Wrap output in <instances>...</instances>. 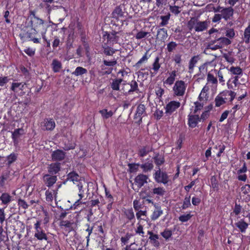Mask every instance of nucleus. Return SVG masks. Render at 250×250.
Returning a JSON list of instances; mask_svg holds the SVG:
<instances>
[{
    "label": "nucleus",
    "mask_w": 250,
    "mask_h": 250,
    "mask_svg": "<svg viewBox=\"0 0 250 250\" xmlns=\"http://www.w3.org/2000/svg\"><path fill=\"white\" fill-rule=\"evenodd\" d=\"M199 16L192 17L188 21L187 26L190 31L194 30L196 32H201L208 29L210 25V21L206 20L200 21Z\"/></svg>",
    "instance_id": "f257e3e1"
},
{
    "label": "nucleus",
    "mask_w": 250,
    "mask_h": 250,
    "mask_svg": "<svg viewBox=\"0 0 250 250\" xmlns=\"http://www.w3.org/2000/svg\"><path fill=\"white\" fill-rule=\"evenodd\" d=\"M236 94L231 90H225L220 92L215 98L214 103L216 107H220L232 101Z\"/></svg>",
    "instance_id": "f03ea898"
},
{
    "label": "nucleus",
    "mask_w": 250,
    "mask_h": 250,
    "mask_svg": "<svg viewBox=\"0 0 250 250\" xmlns=\"http://www.w3.org/2000/svg\"><path fill=\"white\" fill-rule=\"evenodd\" d=\"M31 23L32 29L34 30L35 34L40 31L46 29L43 20L36 16L35 15H34L33 18H32Z\"/></svg>",
    "instance_id": "7ed1b4c3"
},
{
    "label": "nucleus",
    "mask_w": 250,
    "mask_h": 250,
    "mask_svg": "<svg viewBox=\"0 0 250 250\" xmlns=\"http://www.w3.org/2000/svg\"><path fill=\"white\" fill-rule=\"evenodd\" d=\"M153 178L155 181L157 183H162L164 185L167 184L169 181V176L166 171H161L159 168L153 174Z\"/></svg>",
    "instance_id": "20e7f679"
},
{
    "label": "nucleus",
    "mask_w": 250,
    "mask_h": 250,
    "mask_svg": "<svg viewBox=\"0 0 250 250\" xmlns=\"http://www.w3.org/2000/svg\"><path fill=\"white\" fill-rule=\"evenodd\" d=\"M187 88V84L182 80L177 81L173 87L174 95L178 97L184 95Z\"/></svg>",
    "instance_id": "39448f33"
},
{
    "label": "nucleus",
    "mask_w": 250,
    "mask_h": 250,
    "mask_svg": "<svg viewBox=\"0 0 250 250\" xmlns=\"http://www.w3.org/2000/svg\"><path fill=\"white\" fill-rule=\"evenodd\" d=\"M35 229L34 237L39 240H47V236L44 230L41 227V221H37L34 224Z\"/></svg>",
    "instance_id": "423d86ee"
},
{
    "label": "nucleus",
    "mask_w": 250,
    "mask_h": 250,
    "mask_svg": "<svg viewBox=\"0 0 250 250\" xmlns=\"http://www.w3.org/2000/svg\"><path fill=\"white\" fill-rule=\"evenodd\" d=\"M194 112L192 114H189L188 116V125L191 128L195 127L198 123L201 121L200 115L197 114L198 110H194Z\"/></svg>",
    "instance_id": "0eeeda50"
},
{
    "label": "nucleus",
    "mask_w": 250,
    "mask_h": 250,
    "mask_svg": "<svg viewBox=\"0 0 250 250\" xmlns=\"http://www.w3.org/2000/svg\"><path fill=\"white\" fill-rule=\"evenodd\" d=\"M117 62L116 60L115 59L111 61L104 60L103 64L101 66L102 69L104 71V73L108 74H110L113 70L111 67L115 65Z\"/></svg>",
    "instance_id": "6e6552de"
},
{
    "label": "nucleus",
    "mask_w": 250,
    "mask_h": 250,
    "mask_svg": "<svg viewBox=\"0 0 250 250\" xmlns=\"http://www.w3.org/2000/svg\"><path fill=\"white\" fill-rule=\"evenodd\" d=\"M42 180L45 185L50 188L56 183L57 177L56 175L45 174L43 175Z\"/></svg>",
    "instance_id": "1a4fd4ad"
},
{
    "label": "nucleus",
    "mask_w": 250,
    "mask_h": 250,
    "mask_svg": "<svg viewBox=\"0 0 250 250\" xmlns=\"http://www.w3.org/2000/svg\"><path fill=\"white\" fill-rule=\"evenodd\" d=\"M153 148L151 144H148L141 146L138 150V155L140 158H143L149 153L153 151Z\"/></svg>",
    "instance_id": "9d476101"
},
{
    "label": "nucleus",
    "mask_w": 250,
    "mask_h": 250,
    "mask_svg": "<svg viewBox=\"0 0 250 250\" xmlns=\"http://www.w3.org/2000/svg\"><path fill=\"white\" fill-rule=\"evenodd\" d=\"M51 156L53 161H62L65 159L66 153L62 150L58 149L52 151Z\"/></svg>",
    "instance_id": "9b49d317"
},
{
    "label": "nucleus",
    "mask_w": 250,
    "mask_h": 250,
    "mask_svg": "<svg viewBox=\"0 0 250 250\" xmlns=\"http://www.w3.org/2000/svg\"><path fill=\"white\" fill-rule=\"evenodd\" d=\"M147 176L143 174H139L135 178L134 183L137 186L138 190L147 183Z\"/></svg>",
    "instance_id": "f8f14e48"
},
{
    "label": "nucleus",
    "mask_w": 250,
    "mask_h": 250,
    "mask_svg": "<svg viewBox=\"0 0 250 250\" xmlns=\"http://www.w3.org/2000/svg\"><path fill=\"white\" fill-rule=\"evenodd\" d=\"M42 129L43 130H53L55 127V123L52 118H45L42 123Z\"/></svg>",
    "instance_id": "ddd939ff"
},
{
    "label": "nucleus",
    "mask_w": 250,
    "mask_h": 250,
    "mask_svg": "<svg viewBox=\"0 0 250 250\" xmlns=\"http://www.w3.org/2000/svg\"><path fill=\"white\" fill-rule=\"evenodd\" d=\"M61 169V164L60 163L56 162L50 164L47 167V170L49 174L55 175L58 173Z\"/></svg>",
    "instance_id": "4468645a"
},
{
    "label": "nucleus",
    "mask_w": 250,
    "mask_h": 250,
    "mask_svg": "<svg viewBox=\"0 0 250 250\" xmlns=\"http://www.w3.org/2000/svg\"><path fill=\"white\" fill-rule=\"evenodd\" d=\"M154 162L156 166V168L158 169L160 168L161 166L163 165L165 162V159L164 155L162 154H160L159 152H154V156L152 157Z\"/></svg>",
    "instance_id": "2eb2a0df"
},
{
    "label": "nucleus",
    "mask_w": 250,
    "mask_h": 250,
    "mask_svg": "<svg viewBox=\"0 0 250 250\" xmlns=\"http://www.w3.org/2000/svg\"><path fill=\"white\" fill-rule=\"evenodd\" d=\"M233 14L234 10L232 8L231 6L229 7L222 8L221 11L222 19H224L225 21L230 19V18L233 16Z\"/></svg>",
    "instance_id": "dca6fc26"
},
{
    "label": "nucleus",
    "mask_w": 250,
    "mask_h": 250,
    "mask_svg": "<svg viewBox=\"0 0 250 250\" xmlns=\"http://www.w3.org/2000/svg\"><path fill=\"white\" fill-rule=\"evenodd\" d=\"M154 207L155 208L150 216L152 221L156 220L163 214V211L159 205L155 203Z\"/></svg>",
    "instance_id": "f3484780"
},
{
    "label": "nucleus",
    "mask_w": 250,
    "mask_h": 250,
    "mask_svg": "<svg viewBox=\"0 0 250 250\" xmlns=\"http://www.w3.org/2000/svg\"><path fill=\"white\" fill-rule=\"evenodd\" d=\"M24 134V129L22 128L15 129L12 132L11 138L14 146H17L19 143V139L21 135Z\"/></svg>",
    "instance_id": "a211bd4d"
},
{
    "label": "nucleus",
    "mask_w": 250,
    "mask_h": 250,
    "mask_svg": "<svg viewBox=\"0 0 250 250\" xmlns=\"http://www.w3.org/2000/svg\"><path fill=\"white\" fill-rule=\"evenodd\" d=\"M215 43L217 44V46L219 49L223 48L231 43L230 40L227 37H219L214 39Z\"/></svg>",
    "instance_id": "6ab92c4d"
},
{
    "label": "nucleus",
    "mask_w": 250,
    "mask_h": 250,
    "mask_svg": "<svg viewBox=\"0 0 250 250\" xmlns=\"http://www.w3.org/2000/svg\"><path fill=\"white\" fill-rule=\"evenodd\" d=\"M229 71L231 75H235L233 82L234 83L238 81L239 76L242 75L243 74L242 69L238 66H231Z\"/></svg>",
    "instance_id": "aec40b11"
},
{
    "label": "nucleus",
    "mask_w": 250,
    "mask_h": 250,
    "mask_svg": "<svg viewBox=\"0 0 250 250\" xmlns=\"http://www.w3.org/2000/svg\"><path fill=\"white\" fill-rule=\"evenodd\" d=\"M0 200L1 202V205L5 206L4 208H6L7 206L12 201V196L8 192H3L0 196Z\"/></svg>",
    "instance_id": "412c9836"
},
{
    "label": "nucleus",
    "mask_w": 250,
    "mask_h": 250,
    "mask_svg": "<svg viewBox=\"0 0 250 250\" xmlns=\"http://www.w3.org/2000/svg\"><path fill=\"white\" fill-rule=\"evenodd\" d=\"M42 2L40 4V5L42 7H44L46 10L48 15H50L52 9H54L55 8L58 7L57 6L54 5H51L54 0H41Z\"/></svg>",
    "instance_id": "4be33fe9"
},
{
    "label": "nucleus",
    "mask_w": 250,
    "mask_h": 250,
    "mask_svg": "<svg viewBox=\"0 0 250 250\" xmlns=\"http://www.w3.org/2000/svg\"><path fill=\"white\" fill-rule=\"evenodd\" d=\"M123 8V6L121 5L117 6L112 13V17L118 20L124 18L125 13Z\"/></svg>",
    "instance_id": "5701e85b"
},
{
    "label": "nucleus",
    "mask_w": 250,
    "mask_h": 250,
    "mask_svg": "<svg viewBox=\"0 0 250 250\" xmlns=\"http://www.w3.org/2000/svg\"><path fill=\"white\" fill-rule=\"evenodd\" d=\"M235 226L241 233H245L249 227V224L244 219H241L235 223Z\"/></svg>",
    "instance_id": "b1692460"
},
{
    "label": "nucleus",
    "mask_w": 250,
    "mask_h": 250,
    "mask_svg": "<svg viewBox=\"0 0 250 250\" xmlns=\"http://www.w3.org/2000/svg\"><path fill=\"white\" fill-rule=\"evenodd\" d=\"M74 223L68 220H62L60 222V226L61 228H64L65 230L69 233L73 230Z\"/></svg>",
    "instance_id": "393cba45"
},
{
    "label": "nucleus",
    "mask_w": 250,
    "mask_h": 250,
    "mask_svg": "<svg viewBox=\"0 0 250 250\" xmlns=\"http://www.w3.org/2000/svg\"><path fill=\"white\" fill-rule=\"evenodd\" d=\"M9 241V238L6 231H4L2 226L0 227V247L3 245H6V242Z\"/></svg>",
    "instance_id": "a878e982"
},
{
    "label": "nucleus",
    "mask_w": 250,
    "mask_h": 250,
    "mask_svg": "<svg viewBox=\"0 0 250 250\" xmlns=\"http://www.w3.org/2000/svg\"><path fill=\"white\" fill-rule=\"evenodd\" d=\"M80 179L79 175L74 171L69 172L67 175V180L72 182L74 184L80 182Z\"/></svg>",
    "instance_id": "bb28decb"
},
{
    "label": "nucleus",
    "mask_w": 250,
    "mask_h": 250,
    "mask_svg": "<svg viewBox=\"0 0 250 250\" xmlns=\"http://www.w3.org/2000/svg\"><path fill=\"white\" fill-rule=\"evenodd\" d=\"M85 189L79 190L78 196L79 198L73 204L75 209H77L80 205L84 204L85 202H83L82 199L84 197V191Z\"/></svg>",
    "instance_id": "cd10ccee"
},
{
    "label": "nucleus",
    "mask_w": 250,
    "mask_h": 250,
    "mask_svg": "<svg viewBox=\"0 0 250 250\" xmlns=\"http://www.w3.org/2000/svg\"><path fill=\"white\" fill-rule=\"evenodd\" d=\"M10 171L2 172L0 176V187L3 188L10 178Z\"/></svg>",
    "instance_id": "c85d7f7f"
},
{
    "label": "nucleus",
    "mask_w": 250,
    "mask_h": 250,
    "mask_svg": "<svg viewBox=\"0 0 250 250\" xmlns=\"http://www.w3.org/2000/svg\"><path fill=\"white\" fill-rule=\"evenodd\" d=\"M124 214L128 221L132 222L133 223L135 222V215L132 208L125 209Z\"/></svg>",
    "instance_id": "c756f323"
},
{
    "label": "nucleus",
    "mask_w": 250,
    "mask_h": 250,
    "mask_svg": "<svg viewBox=\"0 0 250 250\" xmlns=\"http://www.w3.org/2000/svg\"><path fill=\"white\" fill-rule=\"evenodd\" d=\"M217 45V44L215 43V41L214 40H211L207 45V46L204 51V53L208 54V51L209 49L214 51L219 49Z\"/></svg>",
    "instance_id": "7c9ffc66"
},
{
    "label": "nucleus",
    "mask_w": 250,
    "mask_h": 250,
    "mask_svg": "<svg viewBox=\"0 0 250 250\" xmlns=\"http://www.w3.org/2000/svg\"><path fill=\"white\" fill-rule=\"evenodd\" d=\"M57 192L53 189H47L46 190L45 195V199L48 202H52L54 197H55Z\"/></svg>",
    "instance_id": "2f4dec72"
},
{
    "label": "nucleus",
    "mask_w": 250,
    "mask_h": 250,
    "mask_svg": "<svg viewBox=\"0 0 250 250\" xmlns=\"http://www.w3.org/2000/svg\"><path fill=\"white\" fill-rule=\"evenodd\" d=\"M125 82L126 81H123L122 78L114 79L111 83V87L114 90H119L120 85L122 83H123V84H125Z\"/></svg>",
    "instance_id": "473e14b6"
},
{
    "label": "nucleus",
    "mask_w": 250,
    "mask_h": 250,
    "mask_svg": "<svg viewBox=\"0 0 250 250\" xmlns=\"http://www.w3.org/2000/svg\"><path fill=\"white\" fill-rule=\"evenodd\" d=\"M18 157V153L12 152L10 154L8 155L6 157V165L8 167L10 166L12 164L14 163L17 160Z\"/></svg>",
    "instance_id": "72a5a7b5"
},
{
    "label": "nucleus",
    "mask_w": 250,
    "mask_h": 250,
    "mask_svg": "<svg viewBox=\"0 0 250 250\" xmlns=\"http://www.w3.org/2000/svg\"><path fill=\"white\" fill-rule=\"evenodd\" d=\"M157 39L164 42L167 37V30L165 28H160L157 31Z\"/></svg>",
    "instance_id": "f704fd0d"
},
{
    "label": "nucleus",
    "mask_w": 250,
    "mask_h": 250,
    "mask_svg": "<svg viewBox=\"0 0 250 250\" xmlns=\"http://www.w3.org/2000/svg\"><path fill=\"white\" fill-rule=\"evenodd\" d=\"M176 77V71L175 70H173L171 71L169 73V76L168 77V78L166 80V81L164 82V84H166L169 85H172L175 80Z\"/></svg>",
    "instance_id": "c9c22d12"
},
{
    "label": "nucleus",
    "mask_w": 250,
    "mask_h": 250,
    "mask_svg": "<svg viewBox=\"0 0 250 250\" xmlns=\"http://www.w3.org/2000/svg\"><path fill=\"white\" fill-rule=\"evenodd\" d=\"M181 106V103L176 101H171L166 106V109H176Z\"/></svg>",
    "instance_id": "e433bc0d"
},
{
    "label": "nucleus",
    "mask_w": 250,
    "mask_h": 250,
    "mask_svg": "<svg viewBox=\"0 0 250 250\" xmlns=\"http://www.w3.org/2000/svg\"><path fill=\"white\" fill-rule=\"evenodd\" d=\"M140 167L142 169L143 172L146 173L150 171L153 169L154 166L152 162H147L140 165Z\"/></svg>",
    "instance_id": "4c0bfd02"
},
{
    "label": "nucleus",
    "mask_w": 250,
    "mask_h": 250,
    "mask_svg": "<svg viewBox=\"0 0 250 250\" xmlns=\"http://www.w3.org/2000/svg\"><path fill=\"white\" fill-rule=\"evenodd\" d=\"M87 72V70L86 69L81 66H78L76 67L75 71L72 73V75L75 76H79L86 74Z\"/></svg>",
    "instance_id": "58836bf2"
},
{
    "label": "nucleus",
    "mask_w": 250,
    "mask_h": 250,
    "mask_svg": "<svg viewBox=\"0 0 250 250\" xmlns=\"http://www.w3.org/2000/svg\"><path fill=\"white\" fill-rule=\"evenodd\" d=\"M53 70L54 72H58L62 68L61 62L57 60H53L52 63Z\"/></svg>",
    "instance_id": "ea45409f"
},
{
    "label": "nucleus",
    "mask_w": 250,
    "mask_h": 250,
    "mask_svg": "<svg viewBox=\"0 0 250 250\" xmlns=\"http://www.w3.org/2000/svg\"><path fill=\"white\" fill-rule=\"evenodd\" d=\"M199 56L198 55L194 56L191 58L189 61L188 66V68L190 70L192 71L193 70V68L195 67V64L199 60Z\"/></svg>",
    "instance_id": "a19ab883"
},
{
    "label": "nucleus",
    "mask_w": 250,
    "mask_h": 250,
    "mask_svg": "<svg viewBox=\"0 0 250 250\" xmlns=\"http://www.w3.org/2000/svg\"><path fill=\"white\" fill-rule=\"evenodd\" d=\"M145 111L146 110H136L134 116V119L135 120L136 123L140 124L142 122V116Z\"/></svg>",
    "instance_id": "79ce46f5"
},
{
    "label": "nucleus",
    "mask_w": 250,
    "mask_h": 250,
    "mask_svg": "<svg viewBox=\"0 0 250 250\" xmlns=\"http://www.w3.org/2000/svg\"><path fill=\"white\" fill-rule=\"evenodd\" d=\"M212 62H207L201 65L199 68L200 73L204 75L206 74L208 72V66Z\"/></svg>",
    "instance_id": "37998d69"
},
{
    "label": "nucleus",
    "mask_w": 250,
    "mask_h": 250,
    "mask_svg": "<svg viewBox=\"0 0 250 250\" xmlns=\"http://www.w3.org/2000/svg\"><path fill=\"white\" fill-rule=\"evenodd\" d=\"M166 190L163 187L155 188L152 189L153 194L157 195L160 196L164 195Z\"/></svg>",
    "instance_id": "c03bdc74"
},
{
    "label": "nucleus",
    "mask_w": 250,
    "mask_h": 250,
    "mask_svg": "<svg viewBox=\"0 0 250 250\" xmlns=\"http://www.w3.org/2000/svg\"><path fill=\"white\" fill-rule=\"evenodd\" d=\"M139 166L140 165L138 163H129L128 164V171L130 173H135L138 170Z\"/></svg>",
    "instance_id": "a18cd8bd"
},
{
    "label": "nucleus",
    "mask_w": 250,
    "mask_h": 250,
    "mask_svg": "<svg viewBox=\"0 0 250 250\" xmlns=\"http://www.w3.org/2000/svg\"><path fill=\"white\" fill-rule=\"evenodd\" d=\"M24 84L22 83H13L11 85V90L14 92H17V89L21 90L23 89Z\"/></svg>",
    "instance_id": "49530a36"
},
{
    "label": "nucleus",
    "mask_w": 250,
    "mask_h": 250,
    "mask_svg": "<svg viewBox=\"0 0 250 250\" xmlns=\"http://www.w3.org/2000/svg\"><path fill=\"white\" fill-rule=\"evenodd\" d=\"M191 206L190 203V196H186L183 201V205L181 207L182 209H186Z\"/></svg>",
    "instance_id": "de8ad7c7"
},
{
    "label": "nucleus",
    "mask_w": 250,
    "mask_h": 250,
    "mask_svg": "<svg viewBox=\"0 0 250 250\" xmlns=\"http://www.w3.org/2000/svg\"><path fill=\"white\" fill-rule=\"evenodd\" d=\"M250 39V24L245 29L244 34V41L248 43Z\"/></svg>",
    "instance_id": "09e8293b"
},
{
    "label": "nucleus",
    "mask_w": 250,
    "mask_h": 250,
    "mask_svg": "<svg viewBox=\"0 0 250 250\" xmlns=\"http://www.w3.org/2000/svg\"><path fill=\"white\" fill-rule=\"evenodd\" d=\"M225 30V35L228 39L230 40L234 38L235 33L233 28H226Z\"/></svg>",
    "instance_id": "8fccbe9b"
},
{
    "label": "nucleus",
    "mask_w": 250,
    "mask_h": 250,
    "mask_svg": "<svg viewBox=\"0 0 250 250\" xmlns=\"http://www.w3.org/2000/svg\"><path fill=\"white\" fill-rule=\"evenodd\" d=\"M150 56V55H148V51H146L142 58L136 63L135 65L137 67L140 66L143 63L146 62Z\"/></svg>",
    "instance_id": "3c124183"
},
{
    "label": "nucleus",
    "mask_w": 250,
    "mask_h": 250,
    "mask_svg": "<svg viewBox=\"0 0 250 250\" xmlns=\"http://www.w3.org/2000/svg\"><path fill=\"white\" fill-rule=\"evenodd\" d=\"M161 235L166 240H168L172 235V231L170 229H166L163 232H161Z\"/></svg>",
    "instance_id": "603ef678"
},
{
    "label": "nucleus",
    "mask_w": 250,
    "mask_h": 250,
    "mask_svg": "<svg viewBox=\"0 0 250 250\" xmlns=\"http://www.w3.org/2000/svg\"><path fill=\"white\" fill-rule=\"evenodd\" d=\"M169 10L173 14L178 15L182 11L181 7L176 5H169Z\"/></svg>",
    "instance_id": "864d4df0"
},
{
    "label": "nucleus",
    "mask_w": 250,
    "mask_h": 250,
    "mask_svg": "<svg viewBox=\"0 0 250 250\" xmlns=\"http://www.w3.org/2000/svg\"><path fill=\"white\" fill-rule=\"evenodd\" d=\"M160 59L158 57H157L154 60V62L152 64V69L155 73H157L161 67V64L159 63Z\"/></svg>",
    "instance_id": "5fc2aeb1"
},
{
    "label": "nucleus",
    "mask_w": 250,
    "mask_h": 250,
    "mask_svg": "<svg viewBox=\"0 0 250 250\" xmlns=\"http://www.w3.org/2000/svg\"><path fill=\"white\" fill-rule=\"evenodd\" d=\"M207 101L204 100H200L198 99V100L194 103L195 106V109H201L203 108L204 105L206 104Z\"/></svg>",
    "instance_id": "6e6d98bb"
},
{
    "label": "nucleus",
    "mask_w": 250,
    "mask_h": 250,
    "mask_svg": "<svg viewBox=\"0 0 250 250\" xmlns=\"http://www.w3.org/2000/svg\"><path fill=\"white\" fill-rule=\"evenodd\" d=\"M211 187L213 189H218L219 188L218 182L215 176H212L210 178Z\"/></svg>",
    "instance_id": "4d7b16f0"
},
{
    "label": "nucleus",
    "mask_w": 250,
    "mask_h": 250,
    "mask_svg": "<svg viewBox=\"0 0 250 250\" xmlns=\"http://www.w3.org/2000/svg\"><path fill=\"white\" fill-rule=\"evenodd\" d=\"M242 208V206L240 204H238L236 203L234 205L233 212L230 213V215H232L233 213L235 215H239L241 212Z\"/></svg>",
    "instance_id": "13d9d810"
},
{
    "label": "nucleus",
    "mask_w": 250,
    "mask_h": 250,
    "mask_svg": "<svg viewBox=\"0 0 250 250\" xmlns=\"http://www.w3.org/2000/svg\"><path fill=\"white\" fill-rule=\"evenodd\" d=\"M133 205L134 210L136 211H139V210L141 209L143 207V204H141L140 201L137 199H135L133 201Z\"/></svg>",
    "instance_id": "bf43d9fd"
},
{
    "label": "nucleus",
    "mask_w": 250,
    "mask_h": 250,
    "mask_svg": "<svg viewBox=\"0 0 250 250\" xmlns=\"http://www.w3.org/2000/svg\"><path fill=\"white\" fill-rule=\"evenodd\" d=\"M99 111L103 117L104 119H107L111 117L113 114V112L112 110H99Z\"/></svg>",
    "instance_id": "052dcab7"
},
{
    "label": "nucleus",
    "mask_w": 250,
    "mask_h": 250,
    "mask_svg": "<svg viewBox=\"0 0 250 250\" xmlns=\"http://www.w3.org/2000/svg\"><path fill=\"white\" fill-rule=\"evenodd\" d=\"M170 14L168 13L166 16H162L160 17V19L162 20V21L160 23L161 26L166 25L168 23V21L170 19Z\"/></svg>",
    "instance_id": "680f3d73"
},
{
    "label": "nucleus",
    "mask_w": 250,
    "mask_h": 250,
    "mask_svg": "<svg viewBox=\"0 0 250 250\" xmlns=\"http://www.w3.org/2000/svg\"><path fill=\"white\" fill-rule=\"evenodd\" d=\"M224 58L228 62L232 63L235 61V59L231 54L229 53L227 54H224L223 55Z\"/></svg>",
    "instance_id": "e2e57ef3"
},
{
    "label": "nucleus",
    "mask_w": 250,
    "mask_h": 250,
    "mask_svg": "<svg viewBox=\"0 0 250 250\" xmlns=\"http://www.w3.org/2000/svg\"><path fill=\"white\" fill-rule=\"evenodd\" d=\"M130 89L128 90L129 93L139 90L138 83L136 81H132L130 83Z\"/></svg>",
    "instance_id": "0e129e2a"
},
{
    "label": "nucleus",
    "mask_w": 250,
    "mask_h": 250,
    "mask_svg": "<svg viewBox=\"0 0 250 250\" xmlns=\"http://www.w3.org/2000/svg\"><path fill=\"white\" fill-rule=\"evenodd\" d=\"M177 46V43L174 42H171L167 44V49L168 52H171L175 49Z\"/></svg>",
    "instance_id": "69168bd1"
},
{
    "label": "nucleus",
    "mask_w": 250,
    "mask_h": 250,
    "mask_svg": "<svg viewBox=\"0 0 250 250\" xmlns=\"http://www.w3.org/2000/svg\"><path fill=\"white\" fill-rule=\"evenodd\" d=\"M192 216V215H191L190 213H188L187 214H183L180 215L179 217V220L180 221L182 222H186L188 221Z\"/></svg>",
    "instance_id": "338daca9"
},
{
    "label": "nucleus",
    "mask_w": 250,
    "mask_h": 250,
    "mask_svg": "<svg viewBox=\"0 0 250 250\" xmlns=\"http://www.w3.org/2000/svg\"><path fill=\"white\" fill-rule=\"evenodd\" d=\"M18 205L19 208H22L24 209H26L28 207L27 203L23 199H19L18 201Z\"/></svg>",
    "instance_id": "774afa93"
}]
</instances>
